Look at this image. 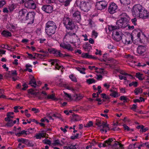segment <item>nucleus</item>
<instances>
[{
    "instance_id": "f257e3e1",
    "label": "nucleus",
    "mask_w": 149,
    "mask_h": 149,
    "mask_svg": "<svg viewBox=\"0 0 149 149\" xmlns=\"http://www.w3.org/2000/svg\"><path fill=\"white\" fill-rule=\"evenodd\" d=\"M115 141V139L110 138L108 140H106L104 143L99 144L98 146L101 148L108 146L109 148H112L113 149H123L122 145L117 142L113 144V142Z\"/></svg>"
},
{
    "instance_id": "f03ea898",
    "label": "nucleus",
    "mask_w": 149,
    "mask_h": 149,
    "mask_svg": "<svg viewBox=\"0 0 149 149\" xmlns=\"http://www.w3.org/2000/svg\"><path fill=\"white\" fill-rule=\"evenodd\" d=\"M121 18L116 22V24L118 28H124L128 26V24L130 19L129 17L125 13L123 14Z\"/></svg>"
},
{
    "instance_id": "7ed1b4c3",
    "label": "nucleus",
    "mask_w": 149,
    "mask_h": 149,
    "mask_svg": "<svg viewBox=\"0 0 149 149\" xmlns=\"http://www.w3.org/2000/svg\"><path fill=\"white\" fill-rule=\"evenodd\" d=\"M76 3L77 5H79L80 8L81 10L86 12L89 10L93 2L91 0H84L80 1L77 0Z\"/></svg>"
},
{
    "instance_id": "20e7f679",
    "label": "nucleus",
    "mask_w": 149,
    "mask_h": 149,
    "mask_svg": "<svg viewBox=\"0 0 149 149\" xmlns=\"http://www.w3.org/2000/svg\"><path fill=\"white\" fill-rule=\"evenodd\" d=\"M56 26L55 23L52 21H48L46 24L45 32L49 36H51L55 32Z\"/></svg>"
},
{
    "instance_id": "39448f33",
    "label": "nucleus",
    "mask_w": 149,
    "mask_h": 149,
    "mask_svg": "<svg viewBox=\"0 0 149 149\" xmlns=\"http://www.w3.org/2000/svg\"><path fill=\"white\" fill-rule=\"evenodd\" d=\"M133 38L132 34L128 32H126L123 36L122 41L125 44H129L132 43Z\"/></svg>"
},
{
    "instance_id": "423d86ee",
    "label": "nucleus",
    "mask_w": 149,
    "mask_h": 149,
    "mask_svg": "<svg viewBox=\"0 0 149 149\" xmlns=\"http://www.w3.org/2000/svg\"><path fill=\"white\" fill-rule=\"evenodd\" d=\"M142 10L143 7L141 5L139 4L135 5L132 10L133 16L134 17H136Z\"/></svg>"
},
{
    "instance_id": "0eeeda50",
    "label": "nucleus",
    "mask_w": 149,
    "mask_h": 149,
    "mask_svg": "<svg viewBox=\"0 0 149 149\" xmlns=\"http://www.w3.org/2000/svg\"><path fill=\"white\" fill-rule=\"evenodd\" d=\"M35 15V14L33 12H28L25 19V21H27L29 24H32L33 22Z\"/></svg>"
},
{
    "instance_id": "6e6552de",
    "label": "nucleus",
    "mask_w": 149,
    "mask_h": 149,
    "mask_svg": "<svg viewBox=\"0 0 149 149\" xmlns=\"http://www.w3.org/2000/svg\"><path fill=\"white\" fill-rule=\"evenodd\" d=\"M66 28L68 30H73L74 32L73 34H75V33L77 32L78 29V26H76L72 20L65 26Z\"/></svg>"
},
{
    "instance_id": "1a4fd4ad",
    "label": "nucleus",
    "mask_w": 149,
    "mask_h": 149,
    "mask_svg": "<svg viewBox=\"0 0 149 149\" xmlns=\"http://www.w3.org/2000/svg\"><path fill=\"white\" fill-rule=\"evenodd\" d=\"M132 34L133 35L136 36L139 41L141 40L140 36L141 38H146V36L142 33L141 30L138 29L134 30L133 31Z\"/></svg>"
},
{
    "instance_id": "9d476101",
    "label": "nucleus",
    "mask_w": 149,
    "mask_h": 149,
    "mask_svg": "<svg viewBox=\"0 0 149 149\" xmlns=\"http://www.w3.org/2000/svg\"><path fill=\"white\" fill-rule=\"evenodd\" d=\"M123 34L120 31H114L113 32V37L114 39L117 41H119L122 39Z\"/></svg>"
},
{
    "instance_id": "9b49d317",
    "label": "nucleus",
    "mask_w": 149,
    "mask_h": 149,
    "mask_svg": "<svg viewBox=\"0 0 149 149\" xmlns=\"http://www.w3.org/2000/svg\"><path fill=\"white\" fill-rule=\"evenodd\" d=\"M49 62L51 63L52 65H55V68L58 70H62L63 69V67L59 65V61L58 60L56 59H53L49 60Z\"/></svg>"
},
{
    "instance_id": "f8f14e48",
    "label": "nucleus",
    "mask_w": 149,
    "mask_h": 149,
    "mask_svg": "<svg viewBox=\"0 0 149 149\" xmlns=\"http://www.w3.org/2000/svg\"><path fill=\"white\" fill-rule=\"evenodd\" d=\"M27 10L24 9H23L19 11L18 17L23 22H25V19L28 13Z\"/></svg>"
},
{
    "instance_id": "ddd939ff",
    "label": "nucleus",
    "mask_w": 149,
    "mask_h": 149,
    "mask_svg": "<svg viewBox=\"0 0 149 149\" xmlns=\"http://www.w3.org/2000/svg\"><path fill=\"white\" fill-rule=\"evenodd\" d=\"M107 3L104 1H98L96 3L95 7L98 10H102L104 9L107 6Z\"/></svg>"
},
{
    "instance_id": "4468645a",
    "label": "nucleus",
    "mask_w": 149,
    "mask_h": 149,
    "mask_svg": "<svg viewBox=\"0 0 149 149\" xmlns=\"http://www.w3.org/2000/svg\"><path fill=\"white\" fill-rule=\"evenodd\" d=\"M118 8L117 5L114 3L110 4L108 9V11L110 14L115 13Z\"/></svg>"
},
{
    "instance_id": "2eb2a0df",
    "label": "nucleus",
    "mask_w": 149,
    "mask_h": 149,
    "mask_svg": "<svg viewBox=\"0 0 149 149\" xmlns=\"http://www.w3.org/2000/svg\"><path fill=\"white\" fill-rule=\"evenodd\" d=\"M26 7L30 9H35L36 8V5L32 0H29L24 3Z\"/></svg>"
},
{
    "instance_id": "dca6fc26",
    "label": "nucleus",
    "mask_w": 149,
    "mask_h": 149,
    "mask_svg": "<svg viewBox=\"0 0 149 149\" xmlns=\"http://www.w3.org/2000/svg\"><path fill=\"white\" fill-rule=\"evenodd\" d=\"M60 46L64 49H65L68 50L70 51H72L74 50V48L77 47V46L76 45H74V47L72 46L69 44H65V43H63L60 44Z\"/></svg>"
},
{
    "instance_id": "f3484780",
    "label": "nucleus",
    "mask_w": 149,
    "mask_h": 149,
    "mask_svg": "<svg viewBox=\"0 0 149 149\" xmlns=\"http://www.w3.org/2000/svg\"><path fill=\"white\" fill-rule=\"evenodd\" d=\"M111 93L110 95L113 97H116L120 95V94L117 91V89L113 86H112L109 90Z\"/></svg>"
},
{
    "instance_id": "a211bd4d",
    "label": "nucleus",
    "mask_w": 149,
    "mask_h": 149,
    "mask_svg": "<svg viewBox=\"0 0 149 149\" xmlns=\"http://www.w3.org/2000/svg\"><path fill=\"white\" fill-rule=\"evenodd\" d=\"M148 12L146 10H144L143 9V10H142L141 12L136 17H139L143 19H145L148 18Z\"/></svg>"
},
{
    "instance_id": "6ab92c4d",
    "label": "nucleus",
    "mask_w": 149,
    "mask_h": 149,
    "mask_svg": "<svg viewBox=\"0 0 149 149\" xmlns=\"http://www.w3.org/2000/svg\"><path fill=\"white\" fill-rule=\"evenodd\" d=\"M109 130L108 125L107 123L103 122L102 125L100 127V130L102 133L105 132L106 133Z\"/></svg>"
},
{
    "instance_id": "aec40b11",
    "label": "nucleus",
    "mask_w": 149,
    "mask_h": 149,
    "mask_svg": "<svg viewBox=\"0 0 149 149\" xmlns=\"http://www.w3.org/2000/svg\"><path fill=\"white\" fill-rule=\"evenodd\" d=\"M73 17L75 20L79 22L81 19L80 13L78 11H75L73 14Z\"/></svg>"
},
{
    "instance_id": "412c9836",
    "label": "nucleus",
    "mask_w": 149,
    "mask_h": 149,
    "mask_svg": "<svg viewBox=\"0 0 149 149\" xmlns=\"http://www.w3.org/2000/svg\"><path fill=\"white\" fill-rule=\"evenodd\" d=\"M42 9L44 11L47 13H50L53 10V8L52 6L50 5H45L43 6Z\"/></svg>"
},
{
    "instance_id": "4be33fe9",
    "label": "nucleus",
    "mask_w": 149,
    "mask_h": 149,
    "mask_svg": "<svg viewBox=\"0 0 149 149\" xmlns=\"http://www.w3.org/2000/svg\"><path fill=\"white\" fill-rule=\"evenodd\" d=\"M146 48L143 46H139L137 48V52L138 54L142 55L145 53L146 51Z\"/></svg>"
},
{
    "instance_id": "5701e85b",
    "label": "nucleus",
    "mask_w": 149,
    "mask_h": 149,
    "mask_svg": "<svg viewBox=\"0 0 149 149\" xmlns=\"http://www.w3.org/2000/svg\"><path fill=\"white\" fill-rule=\"evenodd\" d=\"M7 117L5 118L6 121H10L14 117V113L13 112H8L7 114Z\"/></svg>"
},
{
    "instance_id": "b1692460",
    "label": "nucleus",
    "mask_w": 149,
    "mask_h": 149,
    "mask_svg": "<svg viewBox=\"0 0 149 149\" xmlns=\"http://www.w3.org/2000/svg\"><path fill=\"white\" fill-rule=\"evenodd\" d=\"M50 52L57 56H63V54L61 53L59 50H56L54 49H51Z\"/></svg>"
},
{
    "instance_id": "393cba45",
    "label": "nucleus",
    "mask_w": 149,
    "mask_h": 149,
    "mask_svg": "<svg viewBox=\"0 0 149 149\" xmlns=\"http://www.w3.org/2000/svg\"><path fill=\"white\" fill-rule=\"evenodd\" d=\"M114 74H117L118 73H120L122 75H128V74L125 72L124 71L122 70L119 68L115 69L113 71Z\"/></svg>"
},
{
    "instance_id": "a878e982",
    "label": "nucleus",
    "mask_w": 149,
    "mask_h": 149,
    "mask_svg": "<svg viewBox=\"0 0 149 149\" xmlns=\"http://www.w3.org/2000/svg\"><path fill=\"white\" fill-rule=\"evenodd\" d=\"M82 94L80 93H76L73 95V99L76 101L82 99L83 97Z\"/></svg>"
},
{
    "instance_id": "bb28decb",
    "label": "nucleus",
    "mask_w": 149,
    "mask_h": 149,
    "mask_svg": "<svg viewBox=\"0 0 149 149\" xmlns=\"http://www.w3.org/2000/svg\"><path fill=\"white\" fill-rule=\"evenodd\" d=\"M17 141L19 142H21L22 143H25L27 145L31 146V145L29 144L31 143L30 142L26 139L21 138L18 139H17Z\"/></svg>"
},
{
    "instance_id": "cd10ccee",
    "label": "nucleus",
    "mask_w": 149,
    "mask_h": 149,
    "mask_svg": "<svg viewBox=\"0 0 149 149\" xmlns=\"http://www.w3.org/2000/svg\"><path fill=\"white\" fill-rule=\"evenodd\" d=\"M17 6L16 4H12L9 5L8 7L9 12L13 11L16 8Z\"/></svg>"
},
{
    "instance_id": "c85d7f7f",
    "label": "nucleus",
    "mask_w": 149,
    "mask_h": 149,
    "mask_svg": "<svg viewBox=\"0 0 149 149\" xmlns=\"http://www.w3.org/2000/svg\"><path fill=\"white\" fill-rule=\"evenodd\" d=\"M71 20L68 17H63V23L65 26L66 25L70 22Z\"/></svg>"
},
{
    "instance_id": "c756f323",
    "label": "nucleus",
    "mask_w": 149,
    "mask_h": 149,
    "mask_svg": "<svg viewBox=\"0 0 149 149\" xmlns=\"http://www.w3.org/2000/svg\"><path fill=\"white\" fill-rule=\"evenodd\" d=\"M59 2L64 3V5L67 6L69 5L72 0H58Z\"/></svg>"
},
{
    "instance_id": "7c9ffc66",
    "label": "nucleus",
    "mask_w": 149,
    "mask_h": 149,
    "mask_svg": "<svg viewBox=\"0 0 149 149\" xmlns=\"http://www.w3.org/2000/svg\"><path fill=\"white\" fill-rule=\"evenodd\" d=\"M75 69L81 74H86L85 72L86 68H80L78 67H76Z\"/></svg>"
},
{
    "instance_id": "2f4dec72",
    "label": "nucleus",
    "mask_w": 149,
    "mask_h": 149,
    "mask_svg": "<svg viewBox=\"0 0 149 149\" xmlns=\"http://www.w3.org/2000/svg\"><path fill=\"white\" fill-rule=\"evenodd\" d=\"M26 69L24 70L25 71H28L29 72H32V66L30 64L28 63L25 65Z\"/></svg>"
},
{
    "instance_id": "473e14b6",
    "label": "nucleus",
    "mask_w": 149,
    "mask_h": 149,
    "mask_svg": "<svg viewBox=\"0 0 149 149\" xmlns=\"http://www.w3.org/2000/svg\"><path fill=\"white\" fill-rule=\"evenodd\" d=\"M108 29L110 31H113L114 30L118 29L117 26L113 25H108Z\"/></svg>"
},
{
    "instance_id": "72a5a7b5",
    "label": "nucleus",
    "mask_w": 149,
    "mask_h": 149,
    "mask_svg": "<svg viewBox=\"0 0 149 149\" xmlns=\"http://www.w3.org/2000/svg\"><path fill=\"white\" fill-rule=\"evenodd\" d=\"M136 76L139 80H142L144 79L143 74L140 72L136 73Z\"/></svg>"
},
{
    "instance_id": "f704fd0d",
    "label": "nucleus",
    "mask_w": 149,
    "mask_h": 149,
    "mask_svg": "<svg viewBox=\"0 0 149 149\" xmlns=\"http://www.w3.org/2000/svg\"><path fill=\"white\" fill-rule=\"evenodd\" d=\"M1 34L5 37L10 36L11 33L8 31H4L1 33Z\"/></svg>"
},
{
    "instance_id": "c9c22d12",
    "label": "nucleus",
    "mask_w": 149,
    "mask_h": 149,
    "mask_svg": "<svg viewBox=\"0 0 149 149\" xmlns=\"http://www.w3.org/2000/svg\"><path fill=\"white\" fill-rule=\"evenodd\" d=\"M45 134L44 133H40L36 134V137L37 139H40L42 137H45Z\"/></svg>"
},
{
    "instance_id": "e433bc0d",
    "label": "nucleus",
    "mask_w": 149,
    "mask_h": 149,
    "mask_svg": "<svg viewBox=\"0 0 149 149\" xmlns=\"http://www.w3.org/2000/svg\"><path fill=\"white\" fill-rule=\"evenodd\" d=\"M29 84L32 86L35 87L36 86V81L34 78H33L30 81Z\"/></svg>"
},
{
    "instance_id": "4c0bfd02",
    "label": "nucleus",
    "mask_w": 149,
    "mask_h": 149,
    "mask_svg": "<svg viewBox=\"0 0 149 149\" xmlns=\"http://www.w3.org/2000/svg\"><path fill=\"white\" fill-rule=\"evenodd\" d=\"M142 92V89L141 88H136L134 91V93L136 95L141 93Z\"/></svg>"
},
{
    "instance_id": "58836bf2",
    "label": "nucleus",
    "mask_w": 149,
    "mask_h": 149,
    "mask_svg": "<svg viewBox=\"0 0 149 149\" xmlns=\"http://www.w3.org/2000/svg\"><path fill=\"white\" fill-rule=\"evenodd\" d=\"M82 57L84 58H92V56L88 53H84L82 54Z\"/></svg>"
},
{
    "instance_id": "ea45409f",
    "label": "nucleus",
    "mask_w": 149,
    "mask_h": 149,
    "mask_svg": "<svg viewBox=\"0 0 149 149\" xmlns=\"http://www.w3.org/2000/svg\"><path fill=\"white\" fill-rule=\"evenodd\" d=\"M120 100L123 101L124 102H127L129 101V99L127 98L126 96H121L120 97Z\"/></svg>"
},
{
    "instance_id": "a19ab883",
    "label": "nucleus",
    "mask_w": 149,
    "mask_h": 149,
    "mask_svg": "<svg viewBox=\"0 0 149 149\" xmlns=\"http://www.w3.org/2000/svg\"><path fill=\"white\" fill-rule=\"evenodd\" d=\"M64 96L65 98L69 101H70L72 99L71 95L67 93H65Z\"/></svg>"
},
{
    "instance_id": "79ce46f5",
    "label": "nucleus",
    "mask_w": 149,
    "mask_h": 149,
    "mask_svg": "<svg viewBox=\"0 0 149 149\" xmlns=\"http://www.w3.org/2000/svg\"><path fill=\"white\" fill-rule=\"evenodd\" d=\"M26 132L27 131L24 130H22V131L21 130V132H20L18 133H17L16 134V136H20L22 135H27V134Z\"/></svg>"
},
{
    "instance_id": "37998d69",
    "label": "nucleus",
    "mask_w": 149,
    "mask_h": 149,
    "mask_svg": "<svg viewBox=\"0 0 149 149\" xmlns=\"http://www.w3.org/2000/svg\"><path fill=\"white\" fill-rule=\"evenodd\" d=\"M26 132L27 131L24 130H22V131L21 130V132H20L18 133H17L16 134V136H20L22 135H27V134Z\"/></svg>"
},
{
    "instance_id": "c03bdc74",
    "label": "nucleus",
    "mask_w": 149,
    "mask_h": 149,
    "mask_svg": "<svg viewBox=\"0 0 149 149\" xmlns=\"http://www.w3.org/2000/svg\"><path fill=\"white\" fill-rule=\"evenodd\" d=\"M47 98L51 99L52 100H58V99L55 97V95L54 94L48 95L47 96Z\"/></svg>"
},
{
    "instance_id": "a18cd8bd",
    "label": "nucleus",
    "mask_w": 149,
    "mask_h": 149,
    "mask_svg": "<svg viewBox=\"0 0 149 149\" xmlns=\"http://www.w3.org/2000/svg\"><path fill=\"white\" fill-rule=\"evenodd\" d=\"M121 3L124 5H127L130 3V0H120Z\"/></svg>"
},
{
    "instance_id": "49530a36",
    "label": "nucleus",
    "mask_w": 149,
    "mask_h": 149,
    "mask_svg": "<svg viewBox=\"0 0 149 149\" xmlns=\"http://www.w3.org/2000/svg\"><path fill=\"white\" fill-rule=\"evenodd\" d=\"M70 38H71L68 35H67L65 36L64 38V40L66 42H71V41L69 40Z\"/></svg>"
},
{
    "instance_id": "de8ad7c7",
    "label": "nucleus",
    "mask_w": 149,
    "mask_h": 149,
    "mask_svg": "<svg viewBox=\"0 0 149 149\" xmlns=\"http://www.w3.org/2000/svg\"><path fill=\"white\" fill-rule=\"evenodd\" d=\"M129 75L128 74V75H119V78L120 80L124 79L125 80H127V77L128 76H129Z\"/></svg>"
},
{
    "instance_id": "09e8293b",
    "label": "nucleus",
    "mask_w": 149,
    "mask_h": 149,
    "mask_svg": "<svg viewBox=\"0 0 149 149\" xmlns=\"http://www.w3.org/2000/svg\"><path fill=\"white\" fill-rule=\"evenodd\" d=\"M123 127L124 129L127 131H133V129H130L129 127L127 126L126 125L124 124L123 125Z\"/></svg>"
},
{
    "instance_id": "8fccbe9b",
    "label": "nucleus",
    "mask_w": 149,
    "mask_h": 149,
    "mask_svg": "<svg viewBox=\"0 0 149 149\" xmlns=\"http://www.w3.org/2000/svg\"><path fill=\"white\" fill-rule=\"evenodd\" d=\"M14 130L15 131V134L16 136V134L20 132L21 131V128L19 127L18 128H16L15 127H14Z\"/></svg>"
},
{
    "instance_id": "3c124183",
    "label": "nucleus",
    "mask_w": 149,
    "mask_h": 149,
    "mask_svg": "<svg viewBox=\"0 0 149 149\" xmlns=\"http://www.w3.org/2000/svg\"><path fill=\"white\" fill-rule=\"evenodd\" d=\"M64 87L66 89H68L72 91H74L73 87L71 85H65Z\"/></svg>"
},
{
    "instance_id": "603ef678",
    "label": "nucleus",
    "mask_w": 149,
    "mask_h": 149,
    "mask_svg": "<svg viewBox=\"0 0 149 149\" xmlns=\"http://www.w3.org/2000/svg\"><path fill=\"white\" fill-rule=\"evenodd\" d=\"M101 96L103 98H104L107 100H109L110 99V98L109 96L107 95L104 93L102 94Z\"/></svg>"
},
{
    "instance_id": "864d4df0",
    "label": "nucleus",
    "mask_w": 149,
    "mask_h": 149,
    "mask_svg": "<svg viewBox=\"0 0 149 149\" xmlns=\"http://www.w3.org/2000/svg\"><path fill=\"white\" fill-rule=\"evenodd\" d=\"M98 35V33L95 30L93 31L92 32V36L95 38H97Z\"/></svg>"
},
{
    "instance_id": "5fc2aeb1",
    "label": "nucleus",
    "mask_w": 149,
    "mask_h": 149,
    "mask_svg": "<svg viewBox=\"0 0 149 149\" xmlns=\"http://www.w3.org/2000/svg\"><path fill=\"white\" fill-rule=\"evenodd\" d=\"M86 81L89 84H91L95 82V80L93 79H87Z\"/></svg>"
},
{
    "instance_id": "6e6d98bb",
    "label": "nucleus",
    "mask_w": 149,
    "mask_h": 149,
    "mask_svg": "<svg viewBox=\"0 0 149 149\" xmlns=\"http://www.w3.org/2000/svg\"><path fill=\"white\" fill-rule=\"evenodd\" d=\"M137 82L136 81L132 82L129 84L130 87L133 86L134 87H136L137 86Z\"/></svg>"
},
{
    "instance_id": "4d7b16f0",
    "label": "nucleus",
    "mask_w": 149,
    "mask_h": 149,
    "mask_svg": "<svg viewBox=\"0 0 149 149\" xmlns=\"http://www.w3.org/2000/svg\"><path fill=\"white\" fill-rule=\"evenodd\" d=\"M6 4V2L5 0H2L0 1V8L2 7Z\"/></svg>"
},
{
    "instance_id": "13d9d810",
    "label": "nucleus",
    "mask_w": 149,
    "mask_h": 149,
    "mask_svg": "<svg viewBox=\"0 0 149 149\" xmlns=\"http://www.w3.org/2000/svg\"><path fill=\"white\" fill-rule=\"evenodd\" d=\"M69 78L72 80V81H77V79L72 74L70 75L69 76Z\"/></svg>"
},
{
    "instance_id": "bf43d9fd",
    "label": "nucleus",
    "mask_w": 149,
    "mask_h": 149,
    "mask_svg": "<svg viewBox=\"0 0 149 149\" xmlns=\"http://www.w3.org/2000/svg\"><path fill=\"white\" fill-rule=\"evenodd\" d=\"M103 69L101 68H97L96 69H95V71L97 73H102L103 72Z\"/></svg>"
},
{
    "instance_id": "052dcab7",
    "label": "nucleus",
    "mask_w": 149,
    "mask_h": 149,
    "mask_svg": "<svg viewBox=\"0 0 149 149\" xmlns=\"http://www.w3.org/2000/svg\"><path fill=\"white\" fill-rule=\"evenodd\" d=\"M43 142L45 144L50 145L51 144V142L49 140L45 139L43 141Z\"/></svg>"
},
{
    "instance_id": "680f3d73",
    "label": "nucleus",
    "mask_w": 149,
    "mask_h": 149,
    "mask_svg": "<svg viewBox=\"0 0 149 149\" xmlns=\"http://www.w3.org/2000/svg\"><path fill=\"white\" fill-rule=\"evenodd\" d=\"M148 130V128L147 127L144 128V126L141 125L140 131L141 132H145Z\"/></svg>"
},
{
    "instance_id": "e2e57ef3",
    "label": "nucleus",
    "mask_w": 149,
    "mask_h": 149,
    "mask_svg": "<svg viewBox=\"0 0 149 149\" xmlns=\"http://www.w3.org/2000/svg\"><path fill=\"white\" fill-rule=\"evenodd\" d=\"M8 122L7 123L6 125L8 127H11L13 125V120H10V121H7Z\"/></svg>"
},
{
    "instance_id": "0e129e2a",
    "label": "nucleus",
    "mask_w": 149,
    "mask_h": 149,
    "mask_svg": "<svg viewBox=\"0 0 149 149\" xmlns=\"http://www.w3.org/2000/svg\"><path fill=\"white\" fill-rule=\"evenodd\" d=\"M28 93L31 95H35V93L34 91L32 89H31L29 90Z\"/></svg>"
},
{
    "instance_id": "69168bd1",
    "label": "nucleus",
    "mask_w": 149,
    "mask_h": 149,
    "mask_svg": "<svg viewBox=\"0 0 149 149\" xmlns=\"http://www.w3.org/2000/svg\"><path fill=\"white\" fill-rule=\"evenodd\" d=\"M3 12L4 13H8L9 12V10L8 9V7H5L3 10Z\"/></svg>"
},
{
    "instance_id": "338daca9",
    "label": "nucleus",
    "mask_w": 149,
    "mask_h": 149,
    "mask_svg": "<svg viewBox=\"0 0 149 149\" xmlns=\"http://www.w3.org/2000/svg\"><path fill=\"white\" fill-rule=\"evenodd\" d=\"M103 86L107 89H108L110 87V84L107 83H105L103 84Z\"/></svg>"
},
{
    "instance_id": "774afa93",
    "label": "nucleus",
    "mask_w": 149,
    "mask_h": 149,
    "mask_svg": "<svg viewBox=\"0 0 149 149\" xmlns=\"http://www.w3.org/2000/svg\"><path fill=\"white\" fill-rule=\"evenodd\" d=\"M131 20L132 23L134 25L136 26V25L137 24L136 22H137V19L136 18L132 19Z\"/></svg>"
}]
</instances>
